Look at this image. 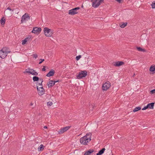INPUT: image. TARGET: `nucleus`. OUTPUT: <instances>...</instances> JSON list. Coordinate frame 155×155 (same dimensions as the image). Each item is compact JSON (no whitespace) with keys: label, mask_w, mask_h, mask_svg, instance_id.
I'll list each match as a JSON object with an SVG mask.
<instances>
[{"label":"nucleus","mask_w":155,"mask_h":155,"mask_svg":"<svg viewBox=\"0 0 155 155\" xmlns=\"http://www.w3.org/2000/svg\"><path fill=\"white\" fill-rule=\"evenodd\" d=\"M31 70V71L30 72V74L33 75H34L36 76L38 75V73L35 70H34L33 69H30Z\"/></svg>","instance_id":"nucleus-16"},{"label":"nucleus","mask_w":155,"mask_h":155,"mask_svg":"<svg viewBox=\"0 0 155 155\" xmlns=\"http://www.w3.org/2000/svg\"><path fill=\"white\" fill-rule=\"evenodd\" d=\"M39 79L38 77L36 76H35L33 77V80L34 82L38 81Z\"/></svg>","instance_id":"nucleus-26"},{"label":"nucleus","mask_w":155,"mask_h":155,"mask_svg":"<svg viewBox=\"0 0 155 155\" xmlns=\"http://www.w3.org/2000/svg\"><path fill=\"white\" fill-rule=\"evenodd\" d=\"M150 71L151 72H153L154 73L155 72V66H151L150 68Z\"/></svg>","instance_id":"nucleus-23"},{"label":"nucleus","mask_w":155,"mask_h":155,"mask_svg":"<svg viewBox=\"0 0 155 155\" xmlns=\"http://www.w3.org/2000/svg\"><path fill=\"white\" fill-rule=\"evenodd\" d=\"M94 150L93 149H90L85 152L84 155H90L91 153L93 152Z\"/></svg>","instance_id":"nucleus-15"},{"label":"nucleus","mask_w":155,"mask_h":155,"mask_svg":"<svg viewBox=\"0 0 155 155\" xmlns=\"http://www.w3.org/2000/svg\"><path fill=\"white\" fill-rule=\"evenodd\" d=\"M141 109V107H137L134 108V109L133 110V111L134 112L137 111H138L140 110Z\"/></svg>","instance_id":"nucleus-25"},{"label":"nucleus","mask_w":155,"mask_h":155,"mask_svg":"<svg viewBox=\"0 0 155 155\" xmlns=\"http://www.w3.org/2000/svg\"><path fill=\"white\" fill-rule=\"evenodd\" d=\"M135 75V73H134L133 76V77H134Z\"/></svg>","instance_id":"nucleus-47"},{"label":"nucleus","mask_w":155,"mask_h":155,"mask_svg":"<svg viewBox=\"0 0 155 155\" xmlns=\"http://www.w3.org/2000/svg\"><path fill=\"white\" fill-rule=\"evenodd\" d=\"M55 73L54 70L53 69H51L49 72L47 74L46 76L48 77L53 76Z\"/></svg>","instance_id":"nucleus-11"},{"label":"nucleus","mask_w":155,"mask_h":155,"mask_svg":"<svg viewBox=\"0 0 155 155\" xmlns=\"http://www.w3.org/2000/svg\"><path fill=\"white\" fill-rule=\"evenodd\" d=\"M47 104L48 106H51L52 104V102L49 101L47 102Z\"/></svg>","instance_id":"nucleus-30"},{"label":"nucleus","mask_w":155,"mask_h":155,"mask_svg":"<svg viewBox=\"0 0 155 155\" xmlns=\"http://www.w3.org/2000/svg\"><path fill=\"white\" fill-rule=\"evenodd\" d=\"M54 84V81L52 80L50 81L47 84V85L49 88L52 87Z\"/></svg>","instance_id":"nucleus-14"},{"label":"nucleus","mask_w":155,"mask_h":155,"mask_svg":"<svg viewBox=\"0 0 155 155\" xmlns=\"http://www.w3.org/2000/svg\"><path fill=\"white\" fill-rule=\"evenodd\" d=\"M2 50L8 54L11 52V51L9 50V48L6 47L3 48Z\"/></svg>","instance_id":"nucleus-20"},{"label":"nucleus","mask_w":155,"mask_h":155,"mask_svg":"<svg viewBox=\"0 0 155 155\" xmlns=\"http://www.w3.org/2000/svg\"><path fill=\"white\" fill-rule=\"evenodd\" d=\"M33 105V104L32 103H31L30 104V106H32Z\"/></svg>","instance_id":"nucleus-45"},{"label":"nucleus","mask_w":155,"mask_h":155,"mask_svg":"<svg viewBox=\"0 0 155 155\" xmlns=\"http://www.w3.org/2000/svg\"><path fill=\"white\" fill-rule=\"evenodd\" d=\"M30 16H29L28 14V13H25L22 17L21 19V23H23L26 21H28L30 20Z\"/></svg>","instance_id":"nucleus-5"},{"label":"nucleus","mask_w":155,"mask_h":155,"mask_svg":"<svg viewBox=\"0 0 155 155\" xmlns=\"http://www.w3.org/2000/svg\"><path fill=\"white\" fill-rule=\"evenodd\" d=\"M45 66H44L43 67V68L42 69V71H45L46 70H45Z\"/></svg>","instance_id":"nucleus-39"},{"label":"nucleus","mask_w":155,"mask_h":155,"mask_svg":"<svg viewBox=\"0 0 155 155\" xmlns=\"http://www.w3.org/2000/svg\"><path fill=\"white\" fill-rule=\"evenodd\" d=\"M0 23L2 25H4L5 23V19L4 17L2 18L0 20Z\"/></svg>","instance_id":"nucleus-22"},{"label":"nucleus","mask_w":155,"mask_h":155,"mask_svg":"<svg viewBox=\"0 0 155 155\" xmlns=\"http://www.w3.org/2000/svg\"><path fill=\"white\" fill-rule=\"evenodd\" d=\"M37 55L36 54H33V57L35 58H37Z\"/></svg>","instance_id":"nucleus-37"},{"label":"nucleus","mask_w":155,"mask_h":155,"mask_svg":"<svg viewBox=\"0 0 155 155\" xmlns=\"http://www.w3.org/2000/svg\"><path fill=\"white\" fill-rule=\"evenodd\" d=\"M150 92L151 94L155 93V89L152 90L150 91Z\"/></svg>","instance_id":"nucleus-35"},{"label":"nucleus","mask_w":155,"mask_h":155,"mask_svg":"<svg viewBox=\"0 0 155 155\" xmlns=\"http://www.w3.org/2000/svg\"><path fill=\"white\" fill-rule=\"evenodd\" d=\"M74 8V9H75V10H76L77 11V10L79 9H80V8L79 7H77V8Z\"/></svg>","instance_id":"nucleus-40"},{"label":"nucleus","mask_w":155,"mask_h":155,"mask_svg":"<svg viewBox=\"0 0 155 155\" xmlns=\"http://www.w3.org/2000/svg\"><path fill=\"white\" fill-rule=\"evenodd\" d=\"M81 58V55H79L78 56H76V60L78 61Z\"/></svg>","instance_id":"nucleus-29"},{"label":"nucleus","mask_w":155,"mask_h":155,"mask_svg":"<svg viewBox=\"0 0 155 155\" xmlns=\"http://www.w3.org/2000/svg\"><path fill=\"white\" fill-rule=\"evenodd\" d=\"M148 107H147V106H146L144 107L142 109V110H146V109H148Z\"/></svg>","instance_id":"nucleus-38"},{"label":"nucleus","mask_w":155,"mask_h":155,"mask_svg":"<svg viewBox=\"0 0 155 155\" xmlns=\"http://www.w3.org/2000/svg\"><path fill=\"white\" fill-rule=\"evenodd\" d=\"M44 32L45 35L47 37H50L52 34V30L47 27H45L44 28Z\"/></svg>","instance_id":"nucleus-2"},{"label":"nucleus","mask_w":155,"mask_h":155,"mask_svg":"<svg viewBox=\"0 0 155 155\" xmlns=\"http://www.w3.org/2000/svg\"><path fill=\"white\" fill-rule=\"evenodd\" d=\"M38 84L39 85H42V82H41L40 83H39Z\"/></svg>","instance_id":"nucleus-44"},{"label":"nucleus","mask_w":155,"mask_h":155,"mask_svg":"<svg viewBox=\"0 0 155 155\" xmlns=\"http://www.w3.org/2000/svg\"><path fill=\"white\" fill-rule=\"evenodd\" d=\"M124 63L123 61H118L116 62H114L113 65L116 66H119L123 65Z\"/></svg>","instance_id":"nucleus-12"},{"label":"nucleus","mask_w":155,"mask_h":155,"mask_svg":"<svg viewBox=\"0 0 155 155\" xmlns=\"http://www.w3.org/2000/svg\"><path fill=\"white\" fill-rule=\"evenodd\" d=\"M41 28H40L35 27L34 28L31 32L34 33H39L41 31Z\"/></svg>","instance_id":"nucleus-9"},{"label":"nucleus","mask_w":155,"mask_h":155,"mask_svg":"<svg viewBox=\"0 0 155 155\" xmlns=\"http://www.w3.org/2000/svg\"><path fill=\"white\" fill-rule=\"evenodd\" d=\"M154 104V103L153 102L148 104L147 106L148 108H149L151 109H152L153 108Z\"/></svg>","instance_id":"nucleus-18"},{"label":"nucleus","mask_w":155,"mask_h":155,"mask_svg":"<svg viewBox=\"0 0 155 155\" xmlns=\"http://www.w3.org/2000/svg\"><path fill=\"white\" fill-rule=\"evenodd\" d=\"M44 128H47V127L46 126H45L44 127Z\"/></svg>","instance_id":"nucleus-46"},{"label":"nucleus","mask_w":155,"mask_h":155,"mask_svg":"<svg viewBox=\"0 0 155 155\" xmlns=\"http://www.w3.org/2000/svg\"><path fill=\"white\" fill-rule=\"evenodd\" d=\"M8 54L2 50H0V57L2 58H5L7 56Z\"/></svg>","instance_id":"nucleus-10"},{"label":"nucleus","mask_w":155,"mask_h":155,"mask_svg":"<svg viewBox=\"0 0 155 155\" xmlns=\"http://www.w3.org/2000/svg\"><path fill=\"white\" fill-rule=\"evenodd\" d=\"M116 0V1H117V2H118L119 3H121V1H122L123 0Z\"/></svg>","instance_id":"nucleus-41"},{"label":"nucleus","mask_w":155,"mask_h":155,"mask_svg":"<svg viewBox=\"0 0 155 155\" xmlns=\"http://www.w3.org/2000/svg\"><path fill=\"white\" fill-rule=\"evenodd\" d=\"M12 12L8 11L7 10H5V14L8 16H11L12 15Z\"/></svg>","instance_id":"nucleus-17"},{"label":"nucleus","mask_w":155,"mask_h":155,"mask_svg":"<svg viewBox=\"0 0 155 155\" xmlns=\"http://www.w3.org/2000/svg\"><path fill=\"white\" fill-rule=\"evenodd\" d=\"M103 1L104 0H95L92 3V6L94 8H97Z\"/></svg>","instance_id":"nucleus-4"},{"label":"nucleus","mask_w":155,"mask_h":155,"mask_svg":"<svg viewBox=\"0 0 155 155\" xmlns=\"http://www.w3.org/2000/svg\"><path fill=\"white\" fill-rule=\"evenodd\" d=\"M27 42L24 39L22 41V45H24L26 44Z\"/></svg>","instance_id":"nucleus-33"},{"label":"nucleus","mask_w":155,"mask_h":155,"mask_svg":"<svg viewBox=\"0 0 155 155\" xmlns=\"http://www.w3.org/2000/svg\"><path fill=\"white\" fill-rule=\"evenodd\" d=\"M44 149V146L42 144H41L40 147H38V150L39 151H42Z\"/></svg>","instance_id":"nucleus-27"},{"label":"nucleus","mask_w":155,"mask_h":155,"mask_svg":"<svg viewBox=\"0 0 155 155\" xmlns=\"http://www.w3.org/2000/svg\"><path fill=\"white\" fill-rule=\"evenodd\" d=\"M44 61H45V60L44 59H39L40 62H39V64H41Z\"/></svg>","instance_id":"nucleus-34"},{"label":"nucleus","mask_w":155,"mask_h":155,"mask_svg":"<svg viewBox=\"0 0 155 155\" xmlns=\"http://www.w3.org/2000/svg\"><path fill=\"white\" fill-rule=\"evenodd\" d=\"M105 149L104 148H102L101 150H100L98 152L97 154V155H101L103 154L105 150Z\"/></svg>","instance_id":"nucleus-19"},{"label":"nucleus","mask_w":155,"mask_h":155,"mask_svg":"<svg viewBox=\"0 0 155 155\" xmlns=\"http://www.w3.org/2000/svg\"><path fill=\"white\" fill-rule=\"evenodd\" d=\"M30 38V36H29L28 37L25 38V40L27 42L29 40V39Z\"/></svg>","instance_id":"nucleus-36"},{"label":"nucleus","mask_w":155,"mask_h":155,"mask_svg":"<svg viewBox=\"0 0 155 155\" xmlns=\"http://www.w3.org/2000/svg\"><path fill=\"white\" fill-rule=\"evenodd\" d=\"M70 127V126H67L65 127L61 128L58 131V132L60 134H61L64 132L67 131Z\"/></svg>","instance_id":"nucleus-8"},{"label":"nucleus","mask_w":155,"mask_h":155,"mask_svg":"<svg viewBox=\"0 0 155 155\" xmlns=\"http://www.w3.org/2000/svg\"><path fill=\"white\" fill-rule=\"evenodd\" d=\"M91 134L90 133H88L84 137L81 138L80 139V143L83 145L87 144V143L89 142L91 140Z\"/></svg>","instance_id":"nucleus-1"},{"label":"nucleus","mask_w":155,"mask_h":155,"mask_svg":"<svg viewBox=\"0 0 155 155\" xmlns=\"http://www.w3.org/2000/svg\"><path fill=\"white\" fill-rule=\"evenodd\" d=\"M78 13L77 11L75 10V9L73 8L69 11L68 14L71 15H74Z\"/></svg>","instance_id":"nucleus-13"},{"label":"nucleus","mask_w":155,"mask_h":155,"mask_svg":"<svg viewBox=\"0 0 155 155\" xmlns=\"http://www.w3.org/2000/svg\"><path fill=\"white\" fill-rule=\"evenodd\" d=\"M87 75V73L86 71H81L79 72L78 74L76 76L78 79H80L85 78Z\"/></svg>","instance_id":"nucleus-3"},{"label":"nucleus","mask_w":155,"mask_h":155,"mask_svg":"<svg viewBox=\"0 0 155 155\" xmlns=\"http://www.w3.org/2000/svg\"><path fill=\"white\" fill-rule=\"evenodd\" d=\"M39 80L41 81V82H42L43 81V80L42 78H40Z\"/></svg>","instance_id":"nucleus-43"},{"label":"nucleus","mask_w":155,"mask_h":155,"mask_svg":"<svg viewBox=\"0 0 155 155\" xmlns=\"http://www.w3.org/2000/svg\"><path fill=\"white\" fill-rule=\"evenodd\" d=\"M127 22H121L120 24V25L121 28H124L127 26Z\"/></svg>","instance_id":"nucleus-21"},{"label":"nucleus","mask_w":155,"mask_h":155,"mask_svg":"<svg viewBox=\"0 0 155 155\" xmlns=\"http://www.w3.org/2000/svg\"><path fill=\"white\" fill-rule=\"evenodd\" d=\"M110 86V83L109 82L105 83L103 85L102 88L104 91L107 90Z\"/></svg>","instance_id":"nucleus-6"},{"label":"nucleus","mask_w":155,"mask_h":155,"mask_svg":"<svg viewBox=\"0 0 155 155\" xmlns=\"http://www.w3.org/2000/svg\"><path fill=\"white\" fill-rule=\"evenodd\" d=\"M137 49L139 51H142V52H145L146 50L145 49H143L140 47H137Z\"/></svg>","instance_id":"nucleus-24"},{"label":"nucleus","mask_w":155,"mask_h":155,"mask_svg":"<svg viewBox=\"0 0 155 155\" xmlns=\"http://www.w3.org/2000/svg\"><path fill=\"white\" fill-rule=\"evenodd\" d=\"M30 69H31L30 68H28L27 69H26L25 70V72L26 73H29V74H30Z\"/></svg>","instance_id":"nucleus-31"},{"label":"nucleus","mask_w":155,"mask_h":155,"mask_svg":"<svg viewBox=\"0 0 155 155\" xmlns=\"http://www.w3.org/2000/svg\"><path fill=\"white\" fill-rule=\"evenodd\" d=\"M152 7L153 8H155V1H153L151 5Z\"/></svg>","instance_id":"nucleus-28"},{"label":"nucleus","mask_w":155,"mask_h":155,"mask_svg":"<svg viewBox=\"0 0 155 155\" xmlns=\"http://www.w3.org/2000/svg\"><path fill=\"white\" fill-rule=\"evenodd\" d=\"M37 88L40 96H41L45 93V90L42 87H38V86H37Z\"/></svg>","instance_id":"nucleus-7"},{"label":"nucleus","mask_w":155,"mask_h":155,"mask_svg":"<svg viewBox=\"0 0 155 155\" xmlns=\"http://www.w3.org/2000/svg\"><path fill=\"white\" fill-rule=\"evenodd\" d=\"M60 81L59 80H58L57 81H54V84H55V83H56V82H59Z\"/></svg>","instance_id":"nucleus-42"},{"label":"nucleus","mask_w":155,"mask_h":155,"mask_svg":"<svg viewBox=\"0 0 155 155\" xmlns=\"http://www.w3.org/2000/svg\"><path fill=\"white\" fill-rule=\"evenodd\" d=\"M6 10H7L8 11V10L12 12L14 10L13 9H11L9 7H8Z\"/></svg>","instance_id":"nucleus-32"}]
</instances>
